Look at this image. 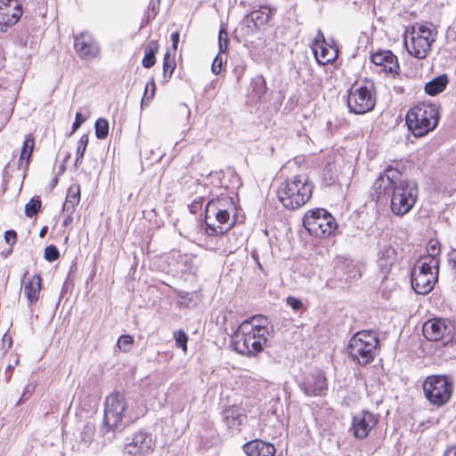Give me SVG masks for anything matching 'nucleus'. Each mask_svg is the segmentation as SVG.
I'll use <instances>...</instances> for the list:
<instances>
[{
    "instance_id": "1",
    "label": "nucleus",
    "mask_w": 456,
    "mask_h": 456,
    "mask_svg": "<svg viewBox=\"0 0 456 456\" xmlns=\"http://www.w3.org/2000/svg\"><path fill=\"white\" fill-rule=\"evenodd\" d=\"M372 189L377 193V200L382 194L389 196L391 211L400 216L410 212L418 198L417 183L403 179V174L391 167L379 175Z\"/></svg>"
},
{
    "instance_id": "2",
    "label": "nucleus",
    "mask_w": 456,
    "mask_h": 456,
    "mask_svg": "<svg viewBox=\"0 0 456 456\" xmlns=\"http://www.w3.org/2000/svg\"><path fill=\"white\" fill-rule=\"evenodd\" d=\"M235 211L233 199L227 195H221L209 200L206 206L205 223L209 235L217 236L230 230L235 221L231 214Z\"/></svg>"
},
{
    "instance_id": "3",
    "label": "nucleus",
    "mask_w": 456,
    "mask_h": 456,
    "mask_svg": "<svg viewBox=\"0 0 456 456\" xmlns=\"http://www.w3.org/2000/svg\"><path fill=\"white\" fill-rule=\"evenodd\" d=\"M313 184L306 174L296 175L281 183L277 196L284 208L294 210L304 206L312 197Z\"/></svg>"
},
{
    "instance_id": "4",
    "label": "nucleus",
    "mask_w": 456,
    "mask_h": 456,
    "mask_svg": "<svg viewBox=\"0 0 456 456\" xmlns=\"http://www.w3.org/2000/svg\"><path fill=\"white\" fill-rule=\"evenodd\" d=\"M127 408L128 404L124 394L115 391L106 397L104 418L100 429L103 444L114 440L116 432L121 428Z\"/></svg>"
},
{
    "instance_id": "5",
    "label": "nucleus",
    "mask_w": 456,
    "mask_h": 456,
    "mask_svg": "<svg viewBox=\"0 0 456 456\" xmlns=\"http://www.w3.org/2000/svg\"><path fill=\"white\" fill-rule=\"evenodd\" d=\"M347 354L352 361L365 366L379 354V338L373 330H361L353 335L347 345Z\"/></svg>"
},
{
    "instance_id": "6",
    "label": "nucleus",
    "mask_w": 456,
    "mask_h": 456,
    "mask_svg": "<svg viewBox=\"0 0 456 456\" xmlns=\"http://www.w3.org/2000/svg\"><path fill=\"white\" fill-rule=\"evenodd\" d=\"M439 109L436 104L421 102L411 108L406 125L415 137H423L438 125Z\"/></svg>"
},
{
    "instance_id": "7",
    "label": "nucleus",
    "mask_w": 456,
    "mask_h": 456,
    "mask_svg": "<svg viewBox=\"0 0 456 456\" xmlns=\"http://www.w3.org/2000/svg\"><path fill=\"white\" fill-rule=\"evenodd\" d=\"M437 31L433 24L415 23L406 30L404 44L408 53L417 58L424 59L436 41Z\"/></svg>"
},
{
    "instance_id": "8",
    "label": "nucleus",
    "mask_w": 456,
    "mask_h": 456,
    "mask_svg": "<svg viewBox=\"0 0 456 456\" xmlns=\"http://www.w3.org/2000/svg\"><path fill=\"white\" fill-rule=\"evenodd\" d=\"M422 388L429 403L436 407H441L451 400L454 383L446 375H430L425 379Z\"/></svg>"
},
{
    "instance_id": "9",
    "label": "nucleus",
    "mask_w": 456,
    "mask_h": 456,
    "mask_svg": "<svg viewBox=\"0 0 456 456\" xmlns=\"http://www.w3.org/2000/svg\"><path fill=\"white\" fill-rule=\"evenodd\" d=\"M268 338L263 333H254L248 324H240L231 337V344L233 349L243 355L253 356L261 352Z\"/></svg>"
},
{
    "instance_id": "10",
    "label": "nucleus",
    "mask_w": 456,
    "mask_h": 456,
    "mask_svg": "<svg viewBox=\"0 0 456 456\" xmlns=\"http://www.w3.org/2000/svg\"><path fill=\"white\" fill-rule=\"evenodd\" d=\"M303 224L309 234L316 238H327L338 227L336 219L324 208L308 210L305 214Z\"/></svg>"
},
{
    "instance_id": "11",
    "label": "nucleus",
    "mask_w": 456,
    "mask_h": 456,
    "mask_svg": "<svg viewBox=\"0 0 456 456\" xmlns=\"http://www.w3.org/2000/svg\"><path fill=\"white\" fill-rule=\"evenodd\" d=\"M438 258H431L429 263L415 266L411 272V287L419 295H426L434 287L438 274Z\"/></svg>"
},
{
    "instance_id": "12",
    "label": "nucleus",
    "mask_w": 456,
    "mask_h": 456,
    "mask_svg": "<svg viewBox=\"0 0 456 456\" xmlns=\"http://www.w3.org/2000/svg\"><path fill=\"white\" fill-rule=\"evenodd\" d=\"M376 99L367 86L351 89L347 97V106L354 114H364L373 110Z\"/></svg>"
},
{
    "instance_id": "13",
    "label": "nucleus",
    "mask_w": 456,
    "mask_h": 456,
    "mask_svg": "<svg viewBox=\"0 0 456 456\" xmlns=\"http://www.w3.org/2000/svg\"><path fill=\"white\" fill-rule=\"evenodd\" d=\"M424 337L430 341L444 339L445 343L451 341L454 335V327L442 319L427 321L422 327Z\"/></svg>"
},
{
    "instance_id": "14",
    "label": "nucleus",
    "mask_w": 456,
    "mask_h": 456,
    "mask_svg": "<svg viewBox=\"0 0 456 456\" xmlns=\"http://www.w3.org/2000/svg\"><path fill=\"white\" fill-rule=\"evenodd\" d=\"M153 447L151 434L140 430L134 434L131 441L126 444L124 452L128 456H147L153 451Z\"/></svg>"
},
{
    "instance_id": "15",
    "label": "nucleus",
    "mask_w": 456,
    "mask_h": 456,
    "mask_svg": "<svg viewBox=\"0 0 456 456\" xmlns=\"http://www.w3.org/2000/svg\"><path fill=\"white\" fill-rule=\"evenodd\" d=\"M74 48L81 59L92 60L100 53V46L94 37L88 32L74 36Z\"/></svg>"
},
{
    "instance_id": "16",
    "label": "nucleus",
    "mask_w": 456,
    "mask_h": 456,
    "mask_svg": "<svg viewBox=\"0 0 456 456\" xmlns=\"http://www.w3.org/2000/svg\"><path fill=\"white\" fill-rule=\"evenodd\" d=\"M307 396H323L328 391V381L325 373L316 370L308 375L300 385Z\"/></svg>"
},
{
    "instance_id": "17",
    "label": "nucleus",
    "mask_w": 456,
    "mask_h": 456,
    "mask_svg": "<svg viewBox=\"0 0 456 456\" xmlns=\"http://www.w3.org/2000/svg\"><path fill=\"white\" fill-rule=\"evenodd\" d=\"M22 9L18 0H0V31L18 22Z\"/></svg>"
},
{
    "instance_id": "18",
    "label": "nucleus",
    "mask_w": 456,
    "mask_h": 456,
    "mask_svg": "<svg viewBox=\"0 0 456 456\" xmlns=\"http://www.w3.org/2000/svg\"><path fill=\"white\" fill-rule=\"evenodd\" d=\"M379 417L372 412L363 410L353 418L354 435L357 439L367 437L371 429L377 425Z\"/></svg>"
},
{
    "instance_id": "19",
    "label": "nucleus",
    "mask_w": 456,
    "mask_h": 456,
    "mask_svg": "<svg viewBox=\"0 0 456 456\" xmlns=\"http://www.w3.org/2000/svg\"><path fill=\"white\" fill-rule=\"evenodd\" d=\"M371 61L382 68L386 73L397 74L399 64L396 56L390 51H379L371 55Z\"/></svg>"
},
{
    "instance_id": "20",
    "label": "nucleus",
    "mask_w": 456,
    "mask_h": 456,
    "mask_svg": "<svg viewBox=\"0 0 456 456\" xmlns=\"http://www.w3.org/2000/svg\"><path fill=\"white\" fill-rule=\"evenodd\" d=\"M243 451L248 456H274L276 452L272 444L259 439L245 444Z\"/></svg>"
},
{
    "instance_id": "21",
    "label": "nucleus",
    "mask_w": 456,
    "mask_h": 456,
    "mask_svg": "<svg viewBox=\"0 0 456 456\" xmlns=\"http://www.w3.org/2000/svg\"><path fill=\"white\" fill-rule=\"evenodd\" d=\"M315 60L320 65H327L336 60L338 50L329 47L327 43L318 44L317 46H312Z\"/></svg>"
},
{
    "instance_id": "22",
    "label": "nucleus",
    "mask_w": 456,
    "mask_h": 456,
    "mask_svg": "<svg viewBox=\"0 0 456 456\" xmlns=\"http://www.w3.org/2000/svg\"><path fill=\"white\" fill-rule=\"evenodd\" d=\"M41 290V278L35 274L28 281L23 283V292L28 303L31 305L38 300Z\"/></svg>"
},
{
    "instance_id": "23",
    "label": "nucleus",
    "mask_w": 456,
    "mask_h": 456,
    "mask_svg": "<svg viewBox=\"0 0 456 456\" xmlns=\"http://www.w3.org/2000/svg\"><path fill=\"white\" fill-rule=\"evenodd\" d=\"M241 324H248L253 330L254 333H263L265 330V338H268L270 335V322L264 315L253 316L250 320L244 321Z\"/></svg>"
},
{
    "instance_id": "24",
    "label": "nucleus",
    "mask_w": 456,
    "mask_h": 456,
    "mask_svg": "<svg viewBox=\"0 0 456 456\" xmlns=\"http://www.w3.org/2000/svg\"><path fill=\"white\" fill-rule=\"evenodd\" d=\"M80 200V187L79 185H72L68 191L66 200L63 204V212L72 215L75 211V207Z\"/></svg>"
},
{
    "instance_id": "25",
    "label": "nucleus",
    "mask_w": 456,
    "mask_h": 456,
    "mask_svg": "<svg viewBox=\"0 0 456 456\" xmlns=\"http://www.w3.org/2000/svg\"><path fill=\"white\" fill-rule=\"evenodd\" d=\"M35 145L34 137L31 134H28L23 142V146L21 149L19 166L21 168L27 169L28 167L29 158L33 152Z\"/></svg>"
},
{
    "instance_id": "26",
    "label": "nucleus",
    "mask_w": 456,
    "mask_h": 456,
    "mask_svg": "<svg viewBox=\"0 0 456 456\" xmlns=\"http://www.w3.org/2000/svg\"><path fill=\"white\" fill-rule=\"evenodd\" d=\"M447 84L446 75L438 76L426 84L425 92L429 95H436L445 89Z\"/></svg>"
},
{
    "instance_id": "27",
    "label": "nucleus",
    "mask_w": 456,
    "mask_h": 456,
    "mask_svg": "<svg viewBox=\"0 0 456 456\" xmlns=\"http://www.w3.org/2000/svg\"><path fill=\"white\" fill-rule=\"evenodd\" d=\"M244 419L245 416L239 413L235 408L228 409L224 412V420L229 429H239Z\"/></svg>"
},
{
    "instance_id": "28",
    "label": "nucleus",
    "mask_w": 456,
    "mask_h": 456,
    "mask_svg": "<svg viewBox=\"0 0 456 456\" xmlns=\"http://www.w3.org/2000/svg\"><path fill=\"white\" fill-rule=\"evenodd\" d=\"M159 51V44L157 41H151L144 48V57L142 59V66L146 69L151 68L156 61L155 54Z\"/></svg>"
},
{
    "instance_id": "29",
    "label": "nucleus",
    "mask_w": 456,
    "mask_h": 456,
    "mask_svg": "<svg viewBox=\"0 0 456 456\" xmlns=\"http://www.w3.org/2000/svg\"><path fill=\"white\" fill-rule=\"evenodd\" d=\"M272 9L268 6H261L258 10H255L248 13L250 20H254L259 27L264 26L270 19Z\"/></svg>"
},
{
    "instance_id": "30",
    "label": "nucleus",
    "mask_w": 456,
    "mask_h": 456,
    "mask_svg": "<svg viewBox=\"0 0 456 456\" xmlns=\"http://www.w3.org/2000/svg\"><path fill=\"white\" fill-rule=\"evenodd\" d=\"M89 142V137L87 134H83L79 141L77 142V158L75 160V166L78 167L82 163V159L84 157V154L86 152L87 144Z\"/></svg>"
},
{
    "instance_id": "31",
    "label": "nucleus",
    "mask_w": 456,
    "mask_h": 456,
    "mask_svg": "<svg viewBox=\"0 0 456 456\" xmlns=\"http://www.w3.org/2000/svg\"><path fill=\"white\" fill-rule=\"evenodd\" d=\"M41 208V200L38 197L32 198L26 205H25V215L28 217L35 216Z\"/></svg>"
},
{
    "instance_id": "32",
    "label": "nucleus",
    "mask_w": 456,
    "mask_h": 456,
    "mask_svg": "<svg viewBox=\"0 0 456 456\" xmlns=\"http://www.w3.org/2000/svg\"><path fill=\"white\" fill-rule=\"evenodd\" d=\"M109 134V123L104 118H98L95 122V135L99 139H105Z\"/></svg>"
},
{
    "instance_id": "33",
    "label": "nucleus",
    "mask_w": 456,
    "mask_h": 456,
    "mask_svg": "<svg viewBox=\"0 0 456 456\" xmlns=\"http://www.w3.org/2000/svg\"><path fill=\"white\" fill-rule=\"evenodd\" d=\"M94 434V426L90 423L86 424L79 435L80 441L88 445L93 441Z\"/></svg>"
},
{
    "instance_id": "34",
    "label": "nucleus",
    "mask_w": 456,
    "mask_h": 456,
    "mask_svg": "<svg viewBox=\"0 0 456 456\" xmlns=\"http://www.w3.org/2000/svg\"><path fill=\"white\" fill-rule=\"evenodd\" d=\"M175 68V63L174 60L170 57L169 53L167 52L163 60V76L166 78L167 77L168 78L171 77L174 69Z\"/></svg>"
},
{
    "instance_id": "35",
    "label": "nucleus",
    "mask_w": 456,
    "mask_h": 456,
    "mask_svg": "<svg viewBox=\"0 0 456 456\" xmlns=\"http://www.w3.org/2000/svg\"><path fill=\"white\" fill-rule=\"evenodd\" d=\"M133 344L134 338L132 336L122 335L118 338L117 346L122 352L127 353L131 350Z\"/></svg>"
},
{
    "instance_id": "36",
    "label": "nucleus",
    "mask_w": 456,
    "mask_h": 456,
    "mask_svg": "<svg viewBox=\"0 0 456 456\" xmlns=\"http://www.w3.org/2000/svg\"><path fill=\"white\" fill-rule=\"evenodd\" d=\"M156 85L154 79L151 78L145 86L144 94L142 99V105H143L144 103L147 104L149 102H151V100L154 97Z\"/></svg>"
},
{
    "instance_id": "37",
    "label": "nucleus",
    "mask_w": 456,
    "mask_h": 456,
    "mask_svg": "<svg viewBox=\"0 0 456 456\" xmlns=\"http://www.w3.org/2000/svg\"><path fill=\"white\" fill-rule=\"evenodd\" d=\"M440 253V242L436 239L429 240L427 244V255L425 256H439Z\"/></svg>"
},
{
    "instance_id": "38",
    "label": "nucleus",
    "mask_w": 456,
    "mask_h": 456,
    "mask_svg": "<svg viewBox=\"0 0 456 456\" xmlns=\"http://www.w3.org/2000/svg\"><path fill=\"white\" fill-rule=\"evenodd\" d=\"M175 345L177 347H181L183 352L187 350L188 336L182 330H177L174 333Z\"/></svg>"
},
{
    "instance_id": "39",
    "label": "nucleus",
    "mask_w": 456,
    "mask_h": 456,
    "mask_svg": "<svg viewBox=\"0 0 456 456\" xmlns=\"http://www.w3.org/2000/svg\"><path fill=\"white\" fill-rule=\"evenodd\" d=\"M242 26V29L245 31L246 35L255 34L260 28L254 20H250V17L248 15L243 19Z\"/></svg>"
},
{
    "instance_id": "40",
    "label": "nucleus",
    "mask_w": 456,
    "mask_h": 456,
    "mask_svg": "<svg viewBox=\"0 0 456 456\" xmlns=\"http://www.w3.org/2000/svg\"><path fill=\"white\" fill-rule=\"evenodd\" d=\"M228 34L224 28L220 29L218 34V46L220 53H225L228 50Z\"/></svg>"
},
{
    "instance_id": "41",
    "label": "nucleus",
    "mask_w": 456,
    "mask_h": 456,
    "mask_svg": "<svg viewBox=\"0 0 456 456\" xmlns=\"http://www.w3.org/2000/svg\"><path fill=\"white\" fill-rule=\"evenodd\" d=\"M224 62H226V59H224L222 56V53H220V52H219L212 62V66H211L212 72L215 75H218L222 71L223 65Z\"/></svg>"
},
{
    "instance_id": "42",
    "label": "nucleus",
    "mask_w": 456,
    "mask_h": 456,
    "mask_svg": "<svg viewBox=\"0 0 456 456\" xmlns=\"http://www.w3.org/2000/svg\"><path fill=\"white\" fill-rule=\"evenodd\" d=\"M286 301L287 305H289L295 311H297L303 307L301 300L297 297L289 296L287 297Z\"/></svg>"
},
{
    "instance_id": "43",
    "label": "nucleus",
    "mask_w": 456,
    "mask_h": 456,
    "mask_svg": "<svg viewBox=\"0 0 456 456\" xmlns=\"http://www.w3.org/2000/svg\"><path fill=\"white\" fill-rule=\"evenodd\" d=\"M4 239L8 244L13 245L17 240V233L12 230L6 231L4 233Z\"/></svg>"
},
{
    "instance_id": "44",
    "label": "nucleus",
    "mask_w": 456,
    "mask_h": 456,
    "mask_svg": "<svg viewBox=\"0 0 456 456\" xmlns=\"http://www.w3.org/2000/svg\"><path fill=\"white\" fill-rule=\"evenodd\" d=\"M86 118H84L80 112H77L76 114L75 121L72 125V132H75L81 126V124L86 121Z\"/></svg>"
},
{
    "instance_id": "45",
    "label": "nucleus",
    "mask_w": 456,
    "mask_h": 456,
    "mask_svg": "<svg viewBox=\"0 0 456 456\" xmlns=\"http://www.w3.org/2000/svg\"><path fill=\"white\" fill-rule=\"evenodd\" d=\"M35 387L32 384H28L25 387L24 392L20 399V403L28 399L30 395L33 393Z\"/></svg>"
},
{
    "instance_id": "46",
    "label": "nucleus",
    "mask_w": 456,
    "mask_h": 456,
    "mask_svg": "<svg viewBox=\"0 0 456 456\" xmlns=\"http://www.w3.org/2000/svg\"><path fill=\"white\" fill-rule=\"evenodd\" d=\"M44 256H60L59 250L53 245L48 246L45 249Z\"/></svg>"
},
{
    "instance_id": "47",
    "label": "nucleus",
    "mask_w": 456,
    "mask_h": 456,
    "mask_svg": "<svg viewBox=\"0 0 456 456\" xmlns=\"http://www.w3.org/2000/svg\"><path fill=\"white\" fill-rule=\"evenodd\" d=\"M326 43L325 41V37H324V35L323 33L322 32V30H318L317 31V35L313 42V45L312 46H317L318 44H324Z\"/></svg>"
},
{
    "instance_id": "48",
    "label": "nucleus",
    "mask_w": 456,
    "mask_h": 456,
    "mask_svg": "<svg viewBox=\"0 0 456 456\" xmlns=\"http://www.w3.org/2000/svg\"><path fill=\"white\" fill-rule=\"evenodd\" d=\"M171 41L173 43V47L175 49L177 48V45L179 43V33L177 31L172 33L171 35Z\"/></svg>"
},
{
    "instance_id": "49",
    "label": "nucleus",
    "mask_w": 456,
    "mask_h": 456,
    "mask_svg": "<svg viewBox=\"0 0 456 456\" xmlns=\"http://www.w3.org/2000/svg\"><path fill=\"white\" fill-rule=\"evenodd\" d=\"M395 254L396 253H395V249L392 247H388L387 248H385L381 256H392Z\"/></svg>"
},
{
    "instance_id": "50",
    "label": "nucleus",
    "mask_w": 456,
    "mask_h": 456,
    "mask_svg": "<svg viewBox=\"0 0 456 456\" xmlns=\"http://www.w3.org/2000/svg\"><path fill=\"white\" fill-rule=\"evenodd\" d=\"M201 207V203L200 201H196L194 200L191 205H190V209H191V212L192 213H196L197 209L200 208Z\"/></svg>"
},
{
    "instance_id": "51",
    "label": "nucleus",
    "mask_w": 456,
    "mask_h": 456,
    "mask_svg": "<svg viewBox=\"0 0 456 456\" xmlns=\"http://www.w3.org/2000/svg\"><path fill=\"white\" fill-rule=\"evenodd\" d=\"M444 456H456V445L448 448L444 452Z\"/></svg>"
},
{
    "instance_id": "52",
    "label": "nucleus",
    "mask_w": 456,
    "mask_h": 456,
    "mask_svg": "<svg viewBox=\"0 0 456 456\" xmlns=\"http://www.w3.org/2000/svg\"><path fill=\"white\" fill-rule=\"evenodd\" d=\"M149 9H151V11L153 12V16H155L158 12L157 11V4L154 1H151L150 4H149Z\"/></svg>"
},
{
    "instance_id": "53",
    "label": "nucleus",
    "mask_w": 456,
    "mask_h": 456,
    "mask_svg": "<svg viewBox=\"0 0 456 456\" xmlns=\"http://www.w3.org/2000/svg\"><path fill=\"white\" fill-rule=\"evenodd\" d=\"M449 265L453 269L455 274H456V258H450L449 259Z\"/></svg>"
},
{
    "instance_id": "54",
    "label": "nucleus",
    "mask_w": 456,
    "mask_h": 456,
    "mask_svg": "<svg viewBox=\"0 0 456 456\" xmlns=\"http://www.w3.org/2000/svg\"><path fill=\"white\" fill-rule=\"evenodd\" d=\"M144 412V408L142 407L138 412H136L134 415H131L130 418H137L139 415H142Z\"/></svg>"
},
{
    "instance_id": "55",
    "label": "nucleus",
    "mask_w": 456,
    "mask_h": 456,
    "mask_svg": "<svg viewBox=\"0 0 456 456\" xmlns=\"http://www.w3.org/2000/svg\"><path fill=\"white\" fill-rule=\"evenodd\" d=\"M67 215H68L67 218L63 221L64 226L68 225L72 220L71 215H69V214H67Z\"/></svg>"
},
{
    "instance_id": "56",
    "label": "nucleus",
    "mask_w": 456,
    "mask_h": 456,
    "mask_svg": "<svg viewBox=\"0 0 456 456\" xmlns=\"http://www.w3.org/2000/svg\"><path fill=\"white\" fill-rule=\"evenodd\" d=\"M46 232H47V227H46V226H45V227L40 231V232H39V236H40V237H44Z\"/></svg>"
},
{
    "instance_id": "57",
    "label": "nucleus",
    "mask_w": 456,
    "mask_h": 456,
    "mask_svg": "<svg viewBox=\"0 0 456 456\" xmlns=\"http://www.w3.org/2000/svg\"><path fill=\"white\" fill-rule=\"evenodd\" d=\"M259 254H262V255H267V252H265V251H261L259 252L258 250H256L254 253H253V256H258Z\"/></svg>"
},
{
    "instance_id": "58",
    "label": "nucleus",
    "mask_w": 456,
    "mask_h": 456,
    "mask_svg": "<svg viewBox=\"0 0 456 456\" xmlns=\"http://www.w3.org/2000/svg\"><path fill=\"white\" fill-rule=\"evenodd\" d=\"M13 367H14V364H8L7 368H6V370H13Z\"/></svg>"
},
{
    "instance_id": "59",
    "label": "nucleus",
    "mask_w": 456,
    "mask_h": 456,
    "mask_svg": "<svg viewBox=\"0 0 456 456\" xmlns=\"http://www.w3.org/2000/svg\"><path fill=\"white\" fill-rule=\"evenodd\" d=\"M256 260V263L257 264L258 267L261 268V264L257 261L258 258H254Z\"/></svg>"
},
{
    "instance_id": "60",
    "label": "nucleus",
    "mask_w": 456,
    "mask_h": 456,
    "mask_svg": "<svg viewBox=\"0 0 456 456\" xmlns=\"http://www.w3.org/2000/svg\"><path fill=\"white\" fill-rule=\"evenodd\" d=\"M264 246H265V248L269 247V242H268V241H265V242H264Z\"/></svg>"
},
{
    "instance_id": "61",
    "label": "nucleus",
    "mask_w": 456,
    "mask_h": 456,
    "mask_svg": "<svg viewBox=\"0 0 456 456\" xmlns=\"http://www.w3.org/2000/svg\"><path fill=\"white\" fill-rule=\"evenodd\" d=\"M48 261L52 262L53 260H55L56 258H52V257H49V258H46Z\"/></svg>"
},
{
    "instance_id": "62",
    "label": "nucleus",
    "mask_w": 456,
    "mask_h": 456,
    "mask_svg": "<svg viewBox=\"0 0 456 456\" xmlns=\"http://www.w3.org/2000/svg\"><path fill=\"white\" fill-rule=\"evenodd\" d=\"M19 364V359L17 358L14 362V365H18Z\"/></svg>"
}]
</instances>
